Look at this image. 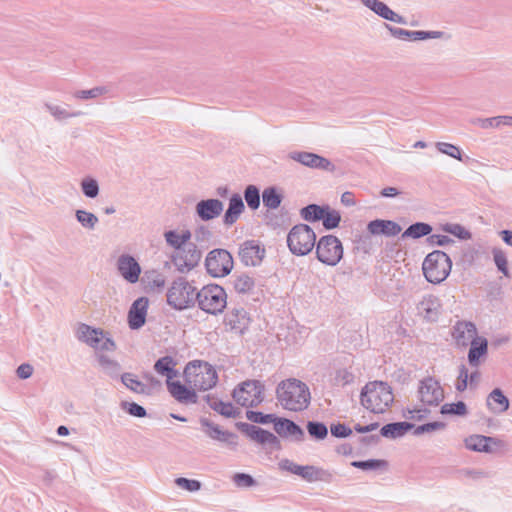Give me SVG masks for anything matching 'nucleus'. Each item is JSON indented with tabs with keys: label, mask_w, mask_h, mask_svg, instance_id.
<instances>
[{
	"label": "nucleus",
	"mask_w": 512,
	"mask_h": 512,
	"mask_svg": "<svg viewBox=\"0 0 512 512\" xmlns=\"http://www.w3.org/2000/svg\"><path fill=\"white\" fill-rule=\"evenodd\" d=\"M204 399L213 411L223 417L235 419L241 415L240 409L236 408L231 402H224L211 394L206 395Z\"/></svg>",
	"instance_id": "26"
},
{
	"label": "nucleus",
	"mask_w": 512,
	"mask_h": 512,
	"mask_svg": "<svg viewBox=\"0 0 512 512\" xmlns=\"http://www.w3.org/2000/svg\"><path fill=\"white\" fill-rule=\"evenodd\" d=\"M440 413L443 415L465 416L468 414L467 405L463 401L445 403L441 406Z\"/></svg>",
	"instance_id": "47"
},
{
	"label": "nucleus",
	"mask_w": 512,
	"mask_h": 512,
	"mask_svg": "<svg viewBox=\"0 0 512 512\" xmlns=\"http://www.w3.org/2000/svg\"><path fill=\"white\" fill-rule=\"evenodd\" d=\"M433 228L430 224L425 222H416L408 226V228L402 233L401 237L403 239L405 238H412V239H419L424 236L430 235Z\"/></svg>",
	"instance_id": "38"
},
{
	"label": "nucleus",
	"mask_w": 512,
	"mask_h": 512,
	"mask_svg": "<svg viewBox=\"0 0 512 512\" xmlns=\"http://www.w3.org/2000/svg\"><path fill=\"white\" fill-rule=\"evenodd\" d=\"M276 398L285 410L301 412L308 408L311 394L308 386L296 378H288L278 383Z\"/></svg>",
	"instance_id": "1"
},
{
	"label": "nucleus",
	"mask_w": 512,
	"mask_h": 512,
	"mask_svg": "<svg viewBox=\"0 0 512 512\" xmlns=\"http://www.w3.org/2000/svg\"><path fill=\"white\" fill-rule=\"evenodd\" d=\"M343 253V245L334 235L322 236L316 244V257L325 265H337L343 258Z\"/></svg>",
	"instance_id": "10"
},
{
	"label": "nucleus",
	"mask_w": 512,
	"mask_h": 512,
	"mask_svg": "<svg viewBox=\"0 0 512 512\" xmlns=\"http://www.w3.org/2000/svg\"><path fill=\"white\" fill-rule=\"evenodd\" d=\"M316 244V234L307 224H297L291 228L287 235V246L296 256L309 254Z\"/></svg>",
	"instance_id": "7"
},
{
	"label": "nucleus",
	"mask_w": 512,
	"mask_h": 512,
	"mask_svg": "<svg viewBox=\"0 0 512 512\" xmlns=\"http://www.w3.org/2000/svg\"><path fill=\"white\" fill-rule=\"evenodd\" d=\"M166 384L169 393L178 402L183 404H196L198 402V395L194 388L187 387L180 381H166Z\"/></svg>",
	"instance_id": "20"
},
{
	"label": "nucleus",
	"mask_w": 512,
	"mask_h": 512,
	"mask_svg": "<svg viewBox=\"0 0 512 512\" xmlns=\"http://www.w3.org/2000/svg\"><path fill=\"white\" fill-rule=\"evenodd\" d=\"M367 229L372 235H385L388 237L398 235L402 228L401 226L392 220L375 219L368 223Z\"/></svg>",
	"instance_id": "28"
},
{
	"label": "nucleus",
	"mask_w": 512,
	"mask_h": 512,
	"mask_svg": "<svg viewBox=\"0 0 512 512\" xmlns=\"http://www.w3.org/2000/svg\"><path fill=\"white\" fill-rule=\"evenodd\" d=\"M175 483L180 488L190 491V492H196L199 491L202 487V483L199 480L196 479H188L185 477H178L175 480Z\"/></svg>",
	"instance_id": "58"
},
{
	"label": "nucleus",
	"mask_w": 512,
	"mask_h": 512,
	"mask_svg": "<svg viewBox=\"0 0 512 512\" xmlns=\"http://www.w3.org/2000/svg\"><path fill=\"white\" fill-rule=\"evenodd\" d=\"M120 407L122 410L133 417L144 418L147 416L146 409L136 402L122 401L120 403Z\"/></svg>",
	"instance_id": "53"
},
{
	"label": "nucleus",
	"mask_w": 512,
	"mask_h": 512,
	"mask_svg": "<svg viewBox=\"0 0 512 512\" xmlns=\"http://www.w3.org/2000/svg\"><path fill=\"white\" fill-rule=\"evenodd\" d=\"M289 158L312 169H320L333 172L335 165L327 158L312 152L293 151L289 153Z\"/></svg>",
	"instance_id": "15"
},
{
	"label": "nucleus",
	"mask_w": 512,
	"mask_h": 512,
	"mask_svg": "<svg viewBox=\"0 0 512 512\" xmlns=\"http://www.w3.org/2000/svg\"><path fill=\"white\" fill-rule=\"evenodd\" d=\"M238 256L244 266L257 267L266 256V249L258 240H245L239 245Z\"/></svg>",
	"instance_id": "14"
},
{
	"label": "nucleus",
	"mask_w": 512,
	"mask_h": 512,
	"mask_svg": "<svg viewBox=\"0 0 512 512\" xmlns=\"http://www.w3.org/2000/svg\"><path fill=\"white\" fill-rule=\"evenodd\" d=\"M351 466L362 470H379L386 469L388 462L383 459L355 460L351 462Z\"/></svg>",
	"instance_id": "45"
},
{
	"label": "nucleus",
	"mask_w": 512,
	"mask_h": 512,
	"mask_svg": "<svg viewBox=\"0 0 512 512\" xmlns=\"http://www.w3.org/2000/svg\"><path fill=\"white\" fill-rule=\"evenodd\" d=\"M97 360L103 371L111 378H117L120 375L121 365L113 359L100 354L97 356Z\"/></svg>",
	"instance_id": "41"
},
{
	"label": "nucleus",
	"mask_w": 512,
	"mask_h": 512,
	"mask_svg": "<svg viewBox=\"0 0 512 512\" xmlns=\"http://www.w3.org/2000/svg\"><path fill=\"white\" fill-rule=\"evenodd\" d=\"M284 196L275 186H269L262 192L263 205L270 210L280 207Z\"/></svg>",
	"instance_id": "37"
},
{
	"label": "nucleus",
	"mask_w": 512,
	"mask_h": 512,
	"mask_svg": "<svg viewBox=\"0 0 512 512\" xmlns=\"http://www.w3.org/2000/svg\"><path fill=\"white\" fill-rule=\"evenodd\" d=\"M330 431L336 438H346L352 434V429L341 423L331 425Z\"/></svg>",
	"instance_id": "61"
},
{
	"label": "nucleus",
	"mask_w": 512,
	"mask_h": 512,
	"mask_svg": "<svg viewBox=\"0 0 512 512\" xmlns=\"http://www.w3.org/2000/svg\"><path fill=\"white\" fill-rule=\"evenodd\" d=\"M244 209L245 205L242 197L237 193L233 194L229 199L228 208L223 217L224 224L226 226L233 225L238 220Z\"/></svg>",
	"instance_id": "31"
},
{
	"label": "nucleus",
	"mask_w": 512,
	"mask_h": 512,
	"mask_svg": "<svg viewBox=\"0 0 512 512\" xmlns=\"http://www.w3.org/2000/svg\"><path fill=\"white\" fill-rule=\"evenodd\" d=\"M486 405L491 412L501 414L509 409V399L500 388H495L488 394Z\"/></svg>",
	"instance_id": "30"
},
{
	"label": "nucleus",
	"mask_w": 512,
	"mask_h": 512,
	"mask_svg": "<svg viewBox=\"0 0 512 512\" xmlns=\"http://www.w3.org/2000/svg\"><path fill=\"white\" fill-rule=\"evenodd\" d=\"M468 369L464 364L459 367V375L456 383V390L459 392H463L467 389L468 386Z\"/></svg>",
	"instance_id": "60"
},
{
	"label": "nucleus",
	"mask_w": 512,
	"mask_h": 512,
	"mask_svg": "<svg viewBox=\"0 0 512 512\" xmlns=\"http://www.w3.org/2000/svg\"><path fill=\"white\" fill-rule=\"evenodd\" d=\"M75 218L77 222L87 230H94L99 222L98 217L89 211L77 209L75 211Z\"/></svg>",
	"instance_id": "42"
},
{
	"label": "nucleus",
	"mask_w": 512,
	"mask_h": 512,
	"mask_svg": "<svg viewBox=\"0 0 512 512\" xmlns=\"http://www.w3.org/2000/svg\"><path fill=\"white\" fill-rule=\"evenodd\" d=\"M499 446L501 441L497 438L474 434L464 439L465 448L474 452L491 453L493 451L491 445Z\"/></svg>",
	"instance_id": "25"
},
{
	"label": "nucleus",
	"mask_w": 512,
	"mask_h": 512,
	"mask_svg": "<svg viewBox=\"0 0 512 512\" xmlns=\"http://www.w3.org/2000/svg\"><path fill=\"white\" fill-rule=\"evenodd\" d=\"M176 361L171 356H164L159 358L155 364V371L162 375L166 376V381H171L173 378L177 376V370L175 369Z\"/></svg>",
	"instance_id": "35"
},
{
	"label": "nucleus",
	"mask_w": 512,
	"mask_h": 512,
	"mask_svg": "<svg viewBox=\"0 0 512 512\" xmlns=\"http://www.w3.org/2000/svg\"><path fill=\"white\" fill-rule=\"evenodd\" d=\"M47 109L58 120L66 119L68 117H76L82 114L81 111L71 109L68 105H52L47 104Z\"/></svg>",
	"instance_id": "44"
},
{
	"label": "nucleus",
	"mask_w": 512,
	"mask_h": 512,
	"mask_svg": "<svg viewBox=\"0 0 512 512\" xmlns=\"http://www.w3.org/2000/svg\"><path fill=\"white\" fill-rule=\"evenodd\" d=\"M236 427L251 440L261 445H267L273 450L281 448V442L278 437L268 430L246 422H237Z\"/></svg>",
	"instance_id": "13"
},
{
	"label": "nucleus",
	"mask_w": 512,
	"mask_h": 512,
	"mask_svg": "<svg viewBox=\"0 0 512 512\" xmlns=\"http://www.w3.org/2000/svg\"><path fill=\"white\" fill-rule=\"evenodd\" d=\"M418 314L429 322L438 320L441 311V302L437 296L425 295L417 304Z\"/></svg>",
	"instance_id": "23"
},
{
	"label": "nucleus",
	"mask_w": 512,
	"mask_h": 512,
	"mask_svg": "<svg viewBox=\"0 0 512 512\" xmlns=\"http://www.w3.org/2000/svg\"><path fill=\"white\" fill-rule=\"evenodd\" d=\"M200 424L205 428L204 431L209 438L219 442L228 443L232 447H236L238 445L236 434L222 430L219 425L213 423L209 419L201 418Z\"/></svg>",
	"instance_id": "19"
},
{
	"label": "nucleus",
	"mask_w": 512,
	"mask_h": 512,
	"mask_svg": "<svg viewBox=\"0 0 512 512\" xmlns=\"http://www.w3.org/2000/svg\"><path fill=\"white\" fill-rule=\"evenodd\" d=\"M452 261L443 251L434 250L429 253L423 263L422 271L426 280L432 284H440L450 274Z\"/></svg>",
	"instance_id": "5"
},
{
	"label": "nucleus",
	"mask_w": 512,
	"mask_h": 512,
	"mask_svg": "<svg viewBox=\"0 0 512 512\" xmlns=\"http://www.w3.org/2000/svg\"><path fill=\"white\" fill-rule=\"evenodd\" d=\"M363 4L373 10L375 13L383 17L384 19L396 22L404 23L401 16L393 12L386 4L378 0H362Z\"/></svg>",
	"instance_id": "33"
},
{
	"label": "nucleus",
	"mask_w": 512,
	"mask_h": 512,
	"mask_svg": "<svg viewBox=\"0 0 512 512\" xmlns=\"http://www.w3.org/2000/svg\"><path fill=\"white\" fill-rule=\"evenodd\" d=\"M442 229L462 240L471 238V233L460 224H445Z\"/></svg>",
	"instance_id": "56"
},
{
	"label": "nucleus",
	"mask_w": 512,
	"mask_h": 512,
	"mask_svg": "<svg viewBox=\"0 0 512 512\" xmlns=\"http://www.w3.org/2000/svg\"><path fill=\"white\" fill-rule=\"evenodd\" d=\"M246 417L249 421L257 424H268L275 422L276 415L275 414H264L260 411L247 410Z\"/></svg>",
	"instance_id": "52"
},
{
	"label": "nucleus",
	"mask_w": 512,
	"mask_h": 512,
	"mask_svg": "<svg viewBox=\"0 0 512 512\" xmlns=\"http://www.w3.org/2000/svg\"><path fill=\"white\" fill-rule=\"evenodd\" d=\"M164 238L170 247H172L175 251L183 248V245L180 234L175 230H168L164 233Z\"/></svg>",
	"instance_id": "59"
},
{
	"label": "nucleus",
	"mask_w": 512,
	"mask_h": 512,
	"mask_svg": "<svg viewBox=\"0 0 512 512\" xmlns=\"http://www.w3.org/2000/svg\"><path fill=\"white\" fill-rule=\"evenodd\" d=\"M260 190L255 185H248L244 190V199L251 210H257L260 207Z\"/></svg>",
	"instance_id": "46"
},
{
	"label": "nucleus",
	"mask_w": 512,
	"mask_h": 512,
	"mask_svg": "<svg viewBox=\"0 0 512 512\" xmlns=\"http://www.w3.org/2000/svg\"><path fill=\"white\" fill-rule=\"evenodd\" d=\"M470 344L468 361L471 366L477 367L482 356L486 355L488 342L486 338H476Z\"/></svg>",
	"instance_id": "34"
},
{
	"label": "nucleus",
	"mask_w": 512,
	"mask_h": 512,
	"mask_svg": "<svg viewBox=\"0 0 512 512\" xmlns=\"http://www.w3.org/2000/svg\"><path fill=\"white\" fill-rule=\"evenodd\" d=\"M105 331L99 328L91 327L87 324H80L77 330V338L79 341L86 343L88 346L97 350L101 343Z\"/></svg>",
	"instance_id": "27"
},
{
	"label": "nucleus",
	"mask_w": 512,
	"mask_h": 512,
	"mask_svg": "<svg viewBox=\"0 0 512 512\" xmlns=\"http://www.w3.org/2000/svg\"><path fill=\"white\" fill-rule=\"evenodd\" d=\"M325 205L309 204L300 210V216L303 220L308 222H317L323 218L325 212Z\"/></svg>",
	"instance_id": "40"
},
{
	"label": "nucleus",
	"mask_w": 512,
	"mask_h": 512,
	"mask_svg": "<svg viewBox=\"0 0 512 512\" xmlns=\"http://www.w3.org/2000/svg\"><path fill=\"white\" fill-rule=\"evenodd\" d=\"M198 289L193 281L184 276L175 278L166 293L167 304L177 311L194 308L197 302Z\"/></svg>",
	"instance_id": "3"
},
{
	"label": "nucleus",
	"mask_w": 512,
	"mask_h": 512,
	"mask_svg": "<svg viewBox=\"0 0 512 512\" xmlns=\"http://www.w3.org/2000/svg\"><path fill=\"white\" fill-rule=\"evenodd\" d=\"M148 304L149 302L146 297H140L132 303L128 312V325L130 329L138 330L144 326Z\"/></svg>",
	"instance_id": "18"
},
{
	"label": "nucleus",
	"mask_w": 512,
	"mask_h": 512,
	"mask_svg": "<svg viewBox=\"0 0 512 512\" xmlns=\"http://www.w3.org/2000/svg\"><path fill=\"white\" fill-rule=\"evenodd\" d=\"M427 242L430 245H437V246H446L448 244L455 243V241L447 235L431 234V233H430L429 237L427 238Z\"/></svg>",
	"instance_id": "63"
},
{
	"label": "nucleus",
	"mask_w": 512,
	"mask_h": 512,
	"mask_svg": "<svg viewBox=\"0 0 512 512\" xmlns=\"http://www.w3.org/2000/svg\"><path fill=\"white\" fill-rule=\"evenodd\" d=\"M413 428L414 424L410 422H393L384 425L380 430V434L385 438L397 439L404 436Z\"/></svg>",
	"instance_id": "32"
},
{
	"label": "nucleus",
	"mask_w": 512,
	"mask_h": 512,
	"mask_svg": "<svg viewBox=\"0 0 512 512\" xmlns=\"http://www.w3.org/2000/svg\"><path fill=\"white\" fill-rule=\"evenodd\" d=\"M232 480L238 488H249L257 484L256 480L250 474L242 472L234 474Z\"/></svg>",
	"instance_id": "57"
},
{
	"label": "nucleus",
	"mask_w": 512,
	"mask_h": 512,
	"mask_svg": "<svg viewBox=\"0 0 512 512\" xmlns=\"http://www.w3.org/2000/svg\"><path fill=\"white\" fill-rule=\"evenodd\" d=\"M233 287L239 294H248L255 287L254 278L247 273H240L234 276Z\"/></svg>",
	"instance_id": "39"
},
{
	"label": "nucleus",
	"mask_w": 512,
	"mask_h": 512,
	"mask_svg": "<svg viewBox=\"0 0 512 512\" xmlns=\"http://www.w3.org/2000/svg\"><path fill=\"white\" fill-rule=\"evenodd\" d=\"M197 298V306L207 314L218 315L222 313L227 306V293L225 289L218 284L203 286L198 290Z\"/></svg>",
	"instance_id": "6"
},
{
	"label": "nucleus",
	"mask_w": 512,
	"mask_h": 512,
	"mask_svg": "<svg viewBox=\"0 0 512 512\" xmlns=\"http://www.w3.org/2000/svg\"><path fill=\"white\" fill-rule=\"evenodd\" d=\"M418 398L425 406H438L444 399V390L435 378L425 377L419 382Z\"/></svg>",
	"instance_id": "12"
},
{
	"label": "nucleus",
	"mask_w": 512,
	"mask_h": 512,
	"mask_svg": "<svg viewBox=\"0 0 512 512\" xmlns=\"http://www.w3.org/2000/svg\"><path fill=\"white\" fill-rule=\"evenodd\" d=\"M223 202L219 199L211 198L200 200L195 207L196 215L202 221H210L217 218L223 211Z\"/></svg>",
	"instance_id": "24"
},
{
	"label": "nucleus",
	"mask_w": 512,
	"mask_h": 512,
	"mask_svg": "<svg viewBox=\"0 0 512 512\" xmlns=\"http://www.w3.org/2000/svg\"><path fill=\"white\" fill-rule=\"evenodd\" d=\"M303 466L304 465H299L289 459H284L279 463L280 469L290 472L297 476H299L302 473Z\"/></svg>",
	"instance_id": "62"
},
{
	"label": "nucleus",
	"mask_w": 512,
	"mask_h": 512,
	"mask_svg": "<svg viewBox=\"0 0 512 512\" xmlns=\"http://www.w3.org/2000/svg\"><path fill=\"white\" fill-rule=\"evenodd\" d=\"M202 258V250L196 243H188L178 251H174L170 260L176 270L181 274H188L195 269Z\"/></svg>",
	"instance_id": "11"
},
{
	"label": "nucleus",
	"mask_w": 512,
	"mask_h": 512,
	"mask_svg": "<svg viewBox=\"0 0 512 512\" xmlns=\"http://www.w3.org/2000/svg\"><path fill=\"white\" fill-rule=\"evenodd\" d=\"M120 378L123 385L134 393L141 395H149L151 393L150 387L138 380L133 373H123Z\"/></svg>",
	"instance_id": "36"
},
{
	"label": "nucleus",
	"mask_w": 512,
	"mask_h": 512,
	"mask_svg": "<svg viewBox=\"0 0 512 512\" xmlns=\"http://www.w3.org/2000/svg\"><path fill=\"white\" fill-rule=\"evenodd\" d=\"M81 190L84 196L87 198L94 199L99 194V184L96 179L92 177H85L82 179L81 183Z\"/></svg>",
	"instance_id": "49"
},
{
	"label": "nucleus",
	"mask_w": 512,
	"mask_h": 512,
	"mask_svg": "<svg viewBox=\"0 0 512 512\" xmlns=\"http://www.w3.org/2000/svg\"><path fill=\"white\" fill-rule=\"evenodd\" d=\"M264 384L255 379L239 383L232 391V397L237 404L246 408L257 407L264 401Z\"/></svg>",
	"instance_id": "8"
},
{
	"label": "nucleus",
	"mask_w": 512,
	"mask_h": 512,
	"mask_svg": "<svg viewBox=\"0 0 512 512\" xmlns=\"http://www.w3.org/2000/svg\"><path fill=\"white\" fill-rule=\"evenodd\" d=\"M436 148L439 152L448 155L456 160L463 161V156L460 148L454 144L447 142H437Z\"/></svg>",
	"instance_id": "51"
},
{
	"label": "nucleus",
	"mask_w": 512,
	"mask_h": 512,
	"mask_svg": "<svg viewBox=\"0 0 512 512\" xmlns=\"http://www.w3.org/2000/svg\"><path fill=\"white\" fill-rule=\"evenodd\" d=\"M306 428L309 435L316 440H323L328 435V428L323 422L308 421Z\"/></svg>",
	"instance_id": "48"
},
{
	"label": "nucleus",
	"mask_w": 512,
	"mask_h": 512,
	"mask_svg": "<svg viewBox=\"0 0 512 512\" xmlns=\"http://www.w3.org/2000/svg\"><path fill=\"white\" fill-rule=\"evenodd\" d=\"M476 334V326L470 321H457L452 328V336L458 346H468L476 339Z\"/></svg>",
	"instance_id": "21"
},
{
	"label": "nucleus",
	"mask_w": 512,
	"mask_h": 512,
	"mask_svg": "<svg viewBox=\"0 0 512 512\" xmlns=\"http://www.w3.org/2000/svg\"><path fill=\"white\" fill-rule=\"evenodd\" d=\"M393 401L392 388L386 382L371 381L361 390V405L372 413H384Z\"/></svg>",
	"instance_id": "2"
},
{
	"label": "nucleus",
	"mask_w": 512,
	"mask_h": 512,
	"mask_svg": "<svg viewBox=\"0 0 512 512\" xmlns=\"http://www.w3.org/2000/svg\"><path fill=\"white\" fill-rule=\"evenodd\" d=\"M324 210L323 218H321L323 227L326 230L337 228L341 222V215L339 211L331 209L329 205H325Z\"/></svg>",
	"instance_id": "43"
},
{
	"label": "nucleus",
	"mask_w": 512,
	"mask_h": 512,
	"mask_svg": "<svg viewBox=\"0 0 512 512\" xmlns=\"http://www.w3.org/2000/svg\"><path fill=\"white\" fill-rule=\"evenodd\" d=\"M193 237L196 245L199 244L200 247L207 248L212 238V232L208 227L201 225L194 230Z\"/></svg>",
	"instance_id": "50"
},
{
	"label": "nucleus",
	"mask_w": 512,
	"mask_h": 512,
	"mask_svg": "<svg viewBox=\"0 0 512 512\" xmlns=\"http://www.w3.org/2000/svg\"><path fill=\"white\" fill-rule=\"evenodd\" d=\"M299 476L309 483H331L334 480L333 472L314 465H304Z\"/></svg>",
	"instance_id": "29"
},
{
	"label": "nucleus",
	"mask_w": 512,
	"mask_h": 512,
	"mask_svg": "<svg viewBox=\"0 0 512 512\" xmlns=\"http://www.w3.org/2000/svg\"><path fill=\"white\" fill-rule=\"evenodd\" d=\"M204 265L211 277L223 278L231 273L234 260L228 250L215 248L207 253Z\"/></svg>",
	"instance_id": "9"
},
{
	"label": "nucleus",
	"mask_w": 512,
	"mask_h": 512,
	"mask_svg": "<svg viewBox=\"0 0 512 512\" xmlns=\"http://www.w3.org/2000/svg\"><path fill=\"white\" fill-rule=\"evenodd\" d=\"M224 323L232 331L243 334L249 326L250 318L243 307H237L230 309L226 313Z\"/></svg>",
	"instance_id": "22"
},
{
	"label": "nucleus",
	"mask_w": 512,
	"mask_h": 512,
	"mask_svg": "<svg viewBox=\"0 0 512 512\" xmlns=\"http://www.w3.org/2000/svg\"><path fill=\"white\" fill-rule=\"evenodd\" d=\"M117 269L127 282L134 284L139 280L141 266L133 256L129 254L120 255L117 259Z\"/></svg>",
	"instance_id": "16"
},
{
	"label": "nucleus",
	"mask_w": 512,
	"mask_h": 512,
	"mask_svg": "<svg viewBox=\"0 0 512 512\" xmlns=\"http://www.w3.org/2000/svg\"><path fill=\"white\" fill-rule=\"evenodd\" d=\"M185 382L195 390L208 391L216 386L218 374L210 363L193 360L184 369Z\"/></svg>",
	"instance_id": "4"
},
{
	"label": "nucleus",
	"mask_w": 512,
	"mask_h": 512,
	"mask_svg": "<svg viewBox=\"0 0 512 512\" xmlns=\"http://www.w3.org/2000/svg\"><path fill=\"white\" fill-rule=\"evenodd\" d=\"M493 260L498 270L503 273L504 276L509 275L508 261L506 254L500 248L492 249Z\"/></svg>",
	"instance_id": "54"
},
{
	"label": "nucleus",
	"mask_w": 512,
	"mask_h": 512,
	"mask_svg": "<svg viewBox=\"0 0 512 512\" xmlns=\"http://www.w3.org/2000/svg\"><path fill=\"white\" fill-rule=\"evenodd\" d=\"M274 430L280 437H291L295 442H303L305 440L304 430L294 421L287 418L277 416L274 422Z\"/></svg>",
	"instance_id": "17"
},
{
	"label": "nucleus",
	"mask_w": 512,
	"mask_h": 512,
	"mask_svg": "<svg viewBox=\"0 0 512 512\" xmlns=\"http://www.w3.org/2000/svg\"><path fill=\"white\" fill-rule=\"evenodd\" d=\"M445 427H446V424L444 422H440V421L429 422V423L419 425L417 427L414 426L413 434L418 436V435H421L424 433H430V432L442 430Z\"/></svg>",
	"instance_id": "55"
},
{
	"label": "nucleus",
	"mask_w": 512,
	"mask_h": 512,
	"mask_svg": "<svg viewBox=\"0 0 512 512\" xmlns=\"http://www.w3.org/2000/svg\"><path fill=\"white\" fill-rule=\"evenodd\" d=\"M502 116H496L491 118L477 119L474 123L479 124L482 128L487 129L490 127L501 126Z\"/></svg>",
	"instance_id": "64"
}]
</instances>
